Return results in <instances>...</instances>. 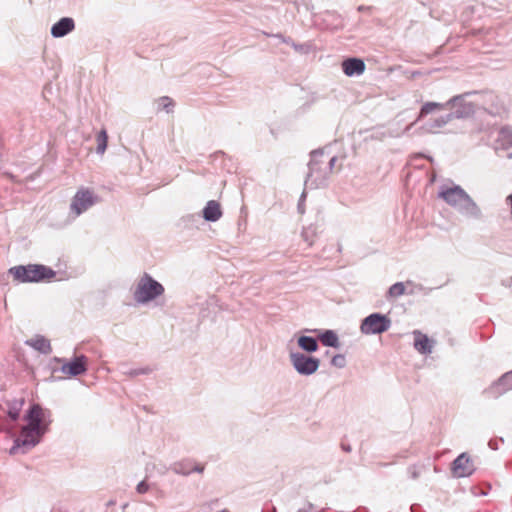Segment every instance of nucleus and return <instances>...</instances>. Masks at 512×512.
<instances>
[{
	"mask_svg": "<svg viewBox=\"0 0 512 512\" xmlns=\"http://www.w3.org/2000/svg\"><path fill=\"white\" fill-rule=\"evenodd\" d=\"M45 412L39 405H33L27 415L28 424L22 428L20 436L15 440L10 448L9 454L15 455L21 447L34 446L41 434L45 432L44 424Z\"/></svg>",
	"mask_w": 512,
	"mask_h": 512,
	"instance_id": "nucleus-1",
	"label": "nucleus"
},
{
	"mask_svg": "<svg viewBox=\"0 0 512 512\" xmlns=\"http://www.w3.org/2000/svg\"><path fill=\"white\" fill-rule=\"evenodd\" d=\"M13 279L20 283L50 281L56 272L41 264L19 265L9 269Z\"/></svg>",
	"mask_w": 512,
	"mask_h": 512,
	"instance_id": "nucleus-2",
	"label": "nucleus"
},
{
	"mask_svg": "<svg viewBox=\"0 0 512 512\" xmlns=\"http://www.w3.org/2000/svg\"><path fill=\"white\" fill-rule=\"evenodd\" d=\"M485 144L492 148L497 154L500 151L512 150V127L504 125L488 129L486 131Z\"/></svg>",
	"mask_w": 512,
	"mask_h": 512,
	"instance_id": "nucleus-3",
	"label": "nucleus"
},
{
	"mask_svg": "<svg viewBox=\"0 0 512 512\" xmlns=\"http://www.w3.org/2000/svg\"><path fill=\"white\" fill-rule=\"evenodd\" d=\"M164 292L163 286L145 273L138 281L134 291V298L139 303H147Z\"/></svg>",
	"mask_w": 512,
	"mask_h": 512,
	"instance_id": "nucleus-4",
	"label": "nucleus"
},
{
	"mask_svg": "<svg viewBox=\"0 0 512 512\" xmlns=\"http://www.w3.org/2000/svg\"><path fill=\"white\" fill-rule=\"evenodd\" d=\"M391 326V320L382 314L374 313L366 317L360 326L363 334H381Z\"/></svg>",
	"mask_w": 512,
	"mask_h": 512,
	"instance_id": "nucleus-5",
	"label": "nucleus"
},
{
	"mask_svg": "<svg viewBox=\"0 0 512 512\" xmlns=\"http://www.w3.org/2000/svg\"><path fill=\"white\" fill-rule=\"evenodd\" d=\"M290 359L296 371L303 375H310L317 371L319 360L314 357L306 356L302 353H291Z\"/></svg>",
	"mask_w": 512,
	"mask_h": 512,
	"instance_id": "nucleus-6",
	"label": "nucleus"
},
{
	"mask_svg": "<svg viewBox=\"0 0 512 512\" xmlns=\"http://www.w3.org/2000/svg\"><path fill=\"white\" fill-rule=\"evenodd\" d=\"M482 109L492 116L502 117L506 114V106L498 95L492 91H482Z\"/></svg>",
	"mask_w": 512,
	"mask_h": 512,
	"instance_id": "nucleus-7",
	"label": "nucleus"
},
{
	"mask_svg": "<svg viewBox=\"0 0 512 512\" xmlns=\"http://www.w3.org/2000/svg\"><path fill=\"white\" fill-rule=\"evenodd\" d=\"M94 203L95 198L92 191L86 188H81L74 195L70 208L75 216H79L81 213L93 206Z\"/></svg>",
	"mask_w": 512,
	"mask_h": 512,
	"instance_id": "nucleus-8",
	"label": "nucleus"
},
{
	"mask_svg": "<svg viewBox=\"0 0 512 512\" xmlns=\"http://www.w3.org/2000/svg\"><path fill=\"white\" fill-rule=\"evenodd\" d=\"M61 364L60 371L65 377H74L84 374L87 370L88 359L84 355H80L71 361L57 360Z\"/></svg>",
	"mask_w": 512,
	"mask_h": 512,
	"instance_id": "nucleus-9",
	"label": "nucleus"
},
{
	"mask_svg": "<svg viewBox=\"0 0 512 512\" xmlns=\"http://www.w3.org/2000/svg\"><path fill=\"white\" fill-rule=\"evenodd\" d=\"M441 197L451 205L466 207L469 203L468 196L459 187L446 189L441 193Z\"/></svg>",
	"mask_w": 512,
	"mask_h": 512,
	"instance_id": "nucleus-10",
	"label": "nucleus"
},
{
	"mask_svg": "<svg viewBox=\"0 0 512 512\" xmlns=\"http://www.w3.org/2000/svg\"><path fill=\"white\" fill-rule=\"evenodd\" d=\"M473 464L466 454L459 455L453 462L452 472L456 477H466L473 472Z\"/></svg>",
	"mask_w": 512,
	"mask_h": 512,
	"instance_id": "nucleus-11",
	"label": "nucleus"
},
{
	"mask_svg": "<svg viewBox=\"0 0 512 512\" xmlns=\"http://www.w3.org/2000/svg\"><path fill=\"white\" fill-rule=\"evenodd\" d=\"M414 348L421 354L432 352L434 341L419 330L413 331Z\"/></svg>",
	"mask_w": 512,
	"mask_h": 512,
	"instance_id": "nucleus-12",
	"label": "nucleus"
},
{
	"mask_svg": "<svg viewBox=\"0 0 512 512\" xmlns=\"http://www.w3.org/2000/svg\"><path fill=\"white\" fill-rule=\"evenodd\" d=\"M342 69L347 76L360 75L365 71V64L361 59L348 58L342 62Z\"/></svg>",
	"mask_w": 512,
	"mask_h": 512,
	"instance_id": "nucleus-13",
	"label": "nucleus"
},
{
	"mask_svg": "<svg viewBox=\"0 0 512 512\" xmlns=\"http://www.w3.org/2000/svg\"><path fill=\"white\" fill-rule=\"evenodd\" d=\"M74 21L71 18H62L51 28V34L54 37H63L74 29Z\"/></svg>",
	"mask_w": 512,
	"mask_h": 512,
	"instance_id": "nucleus-14",
	"label": "nucleus"
},
{
	"mask_svg": "<svg viewBox=\"0 0 512 512\" xmlns=\"http://www.w3.org/2000/svg\"><path fill=\"white\" fill-rule=\"evenodd\" d=\"M222 216V210L220 204L215 200L207 202L203 209V217L207 221H217Z\"/></svg>",
	"mask_w": 512,
	"mask_h": 512,
	"instance_id": "nucleus-15",
	"label": "nucleus"
},
{
	"mask_svg": "<svg viewBox=\"0 0 512 512\" xmlns=\"http://www.w3.org/2000/svg\"><path fill=\"white\" fill-rule=\"evenodd\" d=\"M27 344L43 354H49L52 351L50 341L44 336L37 335L28 340Z\"/></svg>",
	"mask_w": 512,
	"mask_h": 512,
	"instance_id": "nucleus-16",
	"label": "nucleus"
},
{
	"mask_svg": "<svg viewBox=\"0 0 512 512\" xmlns=\"http://www.w3.org/2000/svg\"><path fill=\"white\" fill-rule=\"evenodd\" d=\"M493 389L498 394H503L512 390V370L505 373L493 386Z\"/></svg>",
	"mask_w": 512,
	"mask_h": 512,
	"instance_id": "nucleus-17",
	"label": "nucleus"
},
{
	"mask_svg": "<svg viewBox=\"0 0 512 512\" xmlns=\"http://www.w3.org/2000/svg\"><path fill=\"white\" fill-rule=\"evenodd\" d=\"M319 339H320L321 343L325 346L335 347V348L339 346L338 336L332 330H326L324 333H322L319 336Z\"/></svg>",
	"mask_w": 512,
	"mask_h": 512,
	"instance_id": "nucleus-18",
	"label": "nucleus"
},
{
	"mask_svg": "<svg viewBox=\"0 0 512 512\" xmlns=\"http://www.w3.org/2000/svg\"><path fill=\"white\" fill-rule=\"evenodd\" d=\"M298 345L301 349L307 352H314L318 349L317 341L308 336H301L298 338Z\"/></svg>",
	"mask_w": 512,
	"mask_h": 512,
	"instance_id": "nucleus-19",
	"label": "nucleus"
},
{
	"mask_svg": "<svg viewBox=\"0 0 512 512\" xmlns=\"http://www.w3.org/2000/svg\"><path fill=\"white\" fill-rule=\"evenodd\" d=\"M156 105H157V111H166V112H172L173 110V107L175 105L174 101L172 98L168 97V96H163V97H160L156 100Z\"/></svg>",
	"mask_w": 512,
	"mask_h": 512,
	"instance_id": "nucleus-20",
	"label": "nucleus"
},
{
	"mask_svg": "<svg viewBox=\"0 0 512 512\" xmlns=\"http://www.w3.org/2000/svg\"><path fill=\"white\" fill-rule=\"evenodd\" d=\"M97 152L103 154L107 148L108 135L105 129H102L96 136Z\"/></svg>",
	"mask_w": 512,
	"mask_h": 512,
	"instance_id": "nucleus-21",
	"label": "nucleus"
},
{
	"mask_svg": "<svg viewBox=\"0 0 512 512\" xmlns=\"http://www.w3.org/2000/svg\"><path fill=\"white\" fill-rule=\"evenodd\" d=\"M442 108H443V105L440 103H435V102L425 103L421 108L419 118H422V117L432 113L433 111L440 110Z\"/></svg>",
	"mask_w": 512,
	"mask_h": 512,
	"instance_id": "nucleus-22",
	"label": "nucleus"
},
{
	"mask_svg": "<svg viewBox=\"0 0 512 512\" xmlns=\"http://www.w3.org/2000/svg\"><path fill=\"white\" fill-rule=\"evenodd\" d=\"M405 286L402 282L395 283L388 291V296L391 298H398L405 293Z\"/></svg>",
	"mask_w": 512,
	"mask_h": 512,
	"instance_id": "nucleus-23",
	"label": "nucleus"
},
{
	"mask_svg": "<svg viewBox=\"0 0 512 512\" xmlns=\"http://www.w3.org/2000/svg\"><path fill=\"white\" fill-rule=\"evenodd\" d=\"M23 403H24V401L20 400L16 406L11 407L9 409L8 416L12 421H16L20 417L21 407H22Z\"/></svg>",
	"mask_w": 512,
	"mask_h": 512,
	"instance_id": "nucleus-24",
	"label": "nucleus"
},
{
	"mask_svg": "<svg viewBox=\"0 0 512 512\" xmlns=\"http://www.w3.org/2000/svg\"><path fill=\"white\" fill-rule=\"evenodd\" d=\"M332 364L337 367H343L345 364V357L343 355H335L332 358Z\"/></svg>",
	"mask_w": 512,
	"mask_h": 512,
	"instance_id": "nucleus-25",
	"label": "nucleus"
},
{
	"mask_svg": "<svg viewBox=\"0 0 512 512\" xmlns=\"http://www.w3.org/2000/svg\"><path fill=\"white\" fill-rule=\"evenodd\" d=\"M136 489L138 493L144 494L149 490V486L145 481H142L137 485Z\"/></svg>",
	"mask_w": 512,
	"mask_h": 512,
	"instance_id": "nucleus-26",
	"label": "nucleus"
},
{
	"mask_svg": "<svg viewBox=\"0 0 512 512\" xmlns=\"http://www.w3.org/2000/svg\"><path fill=\"white\" fill-rule=\"evenodd\" d=\"M317 156H322V154H313V160L310 163V170L313 172L316 169V165L318 163Z\"/></svg>",
	"mask_w": 512,
	"mask_h": 512,
	"instance_id": "nucleus-27",
	"label": "nucleus"
},
{
	"mask_svg": "<svg viewBox=\"0 0 512 512\" xmlns=\"http://www.w3.org/2000/svg\"><path fill=\"white\" fill-rule=\"evenodd\" d=\"M193 471H196V472H203L204 471V465L202 464H196L195 466H193L192 468H190L187 473H190V472H193Z\"/></svg>",
	"mask_w": 512,
	"mask_h": 512,
	"instance_id": "nucleus-28",
	"label": "nucleus"
},
{
	"mask_svg": "<svg viewBox=\"0 0 512 512\" xmlns=\"http://www.w3.org/2000/svg\"><path fill=\"white\" fill-rule=\"evenodd\" d=\"M336 160V157H332L329 159L330 171L332 170L333 165H335Z\"/></svg>",
	"mask_w": 512,
	"mask_h": 512,
	"instance_id": "nucleus-29",
	"label": "nucleus"
},
{
	"mask_svg": "<svg viewBox=\"0 0 512 512\" xmlns=\"http://www.w3.org/2000/svg\"><path fill=\"white\" fill-rule=\"evenodd\" d=\"M503 284L506 285V286H509V287L512 286V277H510L507 280H504Z\"/></svg>",
	"mask_w": 512,
	"mask_h": 512,
	"instance_id": "nucleus-30",
	"label": "nucleus"
},
{
	"mask_svg": "<svg viewBox=\"0 0 512 512\" xmlns=\"http://www.w3.org/2000/svg\"><path fill=\"white\" fill-rule=\"evenodd\" d=\"M150 372H151V369H149V368L142 369V370L140 371V373H141V374H147V373H150ZM136 374H139V372H137Z\"/></svg>",
	"mask_w": 512,
	"mask_h": 512,
	"instance_id": "nucleus-31",
	"label": "nucleus"
},
{
	"mask_svg": "<svg viewBox=\"0 0 512 512\" xmlns=\"http://www.w3.org/2000/svg\"><path fill=\"white\" fill-rule=\"evenodd\" d=\"M506 156L507 158L512 159V152H508Z\"/></svg>",
	"mask_w": 512,
	"mask_h": 512,
	"instance_id": "nucleus-32",
	"label": "nucleus"
},
{
	"mask_svg": "<svg viewBox=\"0 0 512 512\" xmlns=\"http://www.w3.org/2000/svg\"><path fill=\"white\" fill-rule=\"evenodd\" d=\"M481 495L483 497V496L487 495V493L482 489Z\"/></svg>",
	"mask_w": 512,
	"mask_h": 512,
	"instance_id": "nucleus-33",
	"label": "nucleus"
}]
</instances>
